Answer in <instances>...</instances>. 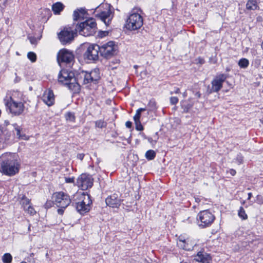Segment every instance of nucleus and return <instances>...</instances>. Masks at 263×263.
<instances>
[{
	"label": "nucleus",
	"mask_w": 263,
	"mask_h": 263,
	"mask_svg": "<svg viewBox=\"0 0 263 263\" xmlns=\"http://www.w3.org/2000/svg\"><path fill=\"white\" fill-rule=\"evenodd\" d=\"M21 203L23 206L24 209L26 210V207H27L28 205H30V200L26 197L24 196L21 201Z\"/></svg>",
	"instance_id": "nucleus-28"
},
{
	"label": "nucleus",
	"mask_w": 263,
	"mask_h": 263,
	"mask_svg": "<svg viewBox=\"0 0 263 263\" xmlns=\"http://www.w3.org/2000/svg\"><path fill=\"white\" fill-rule=\"evenodd\" d=\"M192 107V105L191 104H187L186 105H183L182 106V108L183 109L184 112H187L189 109Z\"/></svg>",
	"instance_id": "nucleus-39"
},
{
	"label": "nucleus",
	"mask_w": 263,
	"mask_h": 263,
	"mask_svg": "<svg viewBox=\"0 0 263 263\" xmlns=\"http://www.w3.org/2000/svg\"><path fill=\"white\" fill-rule=\"evenodd\" d=\"M237 159L240 163H241L242 161V158L241 156H240V157L238 156L237 158Z\"/></svg>",
	"instance_id": "nucleus-51"
},
{
	"label": "nucleus",
	"mask_w": 263,
	"mask_h": 263,
	"mask_svg": "<svg viewBox=\"0 0 263 263\" xmlns=\"http://www.w3.org/2000/svg\"><path fill=\"white\" fill-rule=\"evenodd\" d=\"M121 199L119 198L117 194L110 195L105 200L106 204L111 208H119L121 204Z\"/></svg>",
	"instance_id": "nucleus-16"
},
{
	"label": "nucleus",
	"mask_w": 263,
	"mask_h": 263,
	"mask_svg": "<svg viewBox=\"0 0 263 263\" xmlns=\"http://www.w3.org/2000/svg\"><path fill=\"white\" fill-rule=\"evenodd\" d=\"M256 200L258 204H263V197L261 195H257L256 197Z\"/></svg>",
	"instance_id": "nucleus-41"
},
{
	"label": "nucleus",
	"mask_w": 263,
	"mask_h": 263,
	"mask_svg": "<svg viewBox=\"0 0 263 263\" xmlns=\"http://www.w3.org/2000/svg\"><path fill=\"white\" fill-rule=\"evenodd\" d=\"M251 196H252V193H249L248 194V199H250L251 198Z\"/></svg>",
	"instance_id": "nucleus-52"
},
{
	"label": "nucleus",
	"mask_w": 263,
	"mask_h": 263,
	"mask_svg": "<svg viewBox=\"0 0 263 263\" xmlns=\"http://www.w3.org/2000/svg\"><path fill=\"white\" fill-rule=\"evenodd\" d=\"M137 67L138 66L137 65L134 66V67L136 68H137Z\"/></svg>",
	"instance_id": "nucleus-55"
},
{
	"label": "nucleus",
	"mask_w": 263,
	"mask_h": 263,
	"mask_svg": "<svg viewBox=\"0 0 263 263\" xmlns=\"http://www.w3.org/2000/svg\"><path fill=\"white\" fill-rule=\"evenodd\" d=\"M201 93L199 92H197L195 94V96H197V98H199L201 97Z\"/></svg>",
	"instance_id": "nucleus-50"
},
{
	"label": "nucleus",
	"mask_w": 263,
	"mask_h": 263,
	"mask_svg": "<svg viewBox=\"0 0 263 263\" xmlns=\"http://www.w3.org/2000/svg\"><path fill=\"white\" fill-rule=\"evenodd\" d=\"M135 121V125H136V130H138V131H141L143 129V126L142 125L140 121V120H134Z\"/></svg>",
	"instance_id": "nucleus-34"
},
{
	"label": "nucleus",
	"mask_w": 263,
	"mask_h": 263,
	"mask_svg": "<svg viewBox=\"0 0 263 263\" xmlns=\"http://www.w3.org/2000/svg\"><path fill=\"white\" fill-rule=\"evenodd\" d=\"M257 7L256 0H249L246 4V8L248 10H255Z\"/></svg>",
	"instance_id": "nucleus-23"
},
{
	"label": "nucleus",
	"mask_w": 263,
	"mask_h": 263,
	"mask_svg": "<svg viewBox=\"0 0 263 263\" xmlns=\"http://www.w3.org/2000/svg\"><path fill=\"white\" fill-rule=\"evenodd\" d=\"M65 118L66 120L71 122H74L76 119L74 114L71 112H68L65 115Z\"/></svg>",
	"instance_id": "nucleus-31"
},
{
	"label": "nucleus",
	"mask_w": 263,
	"mask_h": 263,
	"mask_svg": "<svg viewBox=\"0 0 263 263\" xmlns=\"http://www.w3.org/2000/svg\"><path fill=\"white\" fill-rule=\"evenodd\" d=\"M5 123H6V125H7V124H8V121H5Z\"/></svg>",
	"instance_id": "nucleus-54"
},
{
	"label": "nucleus",
	"mask_w": 263,
	"mask_h": 263,
	"mask_svg": "<svg viewBox=\"0 0 263 263\" xmlns=\"http://www.w3.org/2000/svg\"><path fill=\"white\" fill-rule=\"evenodd\" d=\"M238 64L240 68L245 69L249 66V62L248 59L242 58L239 61Z\"/></svg>",
	"instance_id": "nucleus-25"
},
{
	"label": "nucleus",
	"mask_w": 263,
	"mask_h": 263,
	"mask_svg": "<svg viewBox=\"0 0 263 263\" xmlns=\"http://www.w3.org/2000/svg\"><path fill=\"white\" fill-rule=\"evenodd\" d=\"M261 59L259 58H257L253 62V64L255 68H258L261 64Z\"/></svg>",
	"instance_id": "nucleus-35"
},
{
	"label": "nucleus",
	"mask_w": 263,
	"mask_h": 263,
	"mask_svg": "<svg viewBox=\"0 0 263 263\" xmlns=\"http://www.w3.org/2000/svg\"><path fill=\"white\" fill-rule=\"evenodd\" d=\"M126 27L131 30L139 29L143 25V20L142 16L137 13L131 14L127 21Z\"/></svg>",
	"instance_id": "nucleus-10"
},
{
	"label": "nucleus",
	"mask_w": 263,
	"mask_h": 263,
	"mask_svg": "<svg viewBox=\"0 0 263 263\" xmlns=\"http://www.w3.org/2000/svg\"><path fill=\"white\" fill-rule=\"evenodd\" d=\"M100 53V46L97 44L90 45L84 53L85 59L89 61H95L99 59V53Z\"/></svg>",
	"instance_id": "nucleus-13"
},
{
	"label": "nucleus",
	"mask_w": 263,
	"mask_h": 263,
	"mask_svg": "<svg viewBox=\"0 0 263 263\" xmlns=\"http://www.w3.org/2000/svg\"><path fill=\"white\" fill-rule=\"evenodd\" d=\"M74 177H72V178H67V177H65V182L66 183H73L74 182Z\"/></svg>",
	"instance_id": "nucleus-42"
},
{
	"label": "nucleus",
	"mask_w": 263,
	"mask_h": 263,
	"mask_svg": "<svg viewBox=\"0 0 263 263\" xmlns=\"http://www.w3.org/2000/svg\"><path fill=\"white\" fill-rule=\"evenodd\" d=\"M64 5L61 2H57L52 5V10L55 14H59L63 11Z\"/></svg>",
	"instance_id": "nucleus-20"
},
{
	"label": "nucleus",
	"mask_w": 263,
	"mask_h": 263,
	"mask_svg": "<svg viewBox=\"0 0 263 263\" xmlns=\"http://www.w3.org/2000/svg\"><path fill=\"white\" fill-rule=\"evenodd\" d=\"M238 216L243 220L247 219L248 216L242 206H241L238 211Z\"/></svg>",
	"instance_id": "nucleus-29"
},
{
	"label": "nucleus",
	"mask_w": 263,
	"mask_h": 263,
	"mask_svg": "<svg viewBox=\"0 0 263 263\" xmlns=\"http://www.w3.org/2000/svg\"><path fill=\"white\" fill-rule=\"evenodd\" d=\"M148 140L150 142H151V141H152V139L151 138H149L148 139Z\"/></svg>",
	"instance_id": "nucleus-53"
},
{
	"label": "nucleus",
	"mask_w": 263,
	"mask_h": 263,
	"mask_svg": "<svg viewBox=\"0 0 263 263\" xmlns=\"http://www.w3.org/2000/svg\"><path fill=\"white\" fill-rule=\"evenodd\" d=\"M115 43L112 41H109L103 44L100 48V54L106 59L112 57L115 52L114 48Z\"/></svg>",
	"instance_id": "nucleus-14"
},
{
	"label": "nucleus",
	"mask_w": 263,
	"mask_h": 263,
	"mask_svg": "<svg viewBox=\"0 0 263 263\" xmlns=\"http://www.w3.org/2000/svg\"><path fill=\"white\" fill-rule=\"evenodd\" d=\"M65 209V208H60L59 209H58L57 210L58 214L60 215H63Z\"/></svg>",
	"instance_id": "nucleus-43"
},
{
	"label": "nucleus",
	"mask_w": 263,
	"mask_h": 263,
	"mask_svg": "<svg viewBox=\"0 0 263 263\" xmlns=\"http://www.w3.org/2000/svg\"><path fill=\"white\" fill-rule=\"evenodd\" d=\"M14 127L15 131L16 132V136L18 137V138L23 139V138L21 135L20 127L16 124L14 125Z\"/></svg>",
	"instance_id": "nucleus-38"
},
{
	"label": "nucleus",
	"mask_w": 263,
	"mask_h": 263,
	"mask_svg": "<svg viewBox=\"0 0 263 263\" xmlns=\"http://www.w3.org/2000/svg\"><path fill=\"white\" fill-rule=\"evenodd\" d=\"M24 210L27 211L30 215H34L36 213L33 208L30 205L26 207V210Z\"/></svg>",
	"instance_id": "nucleus-36"
},
{
	"label": "nucleus",
	"mask_w": 263,
	"mask_h": 263,
	"mask_svg": "<svg viewBox=\"0 0 263 263\" xmlns=\"http://www.w3.org/2000/svg\"><path fill=\"white\" fill-rule=\"evenodd\" d=\"M58 82L66 86L73 93H78L80 90L79 79L75 77L74 73L71 71L62 69L58 75Z\"/></svg>",
	"instance_id": "nucleus-2"
},
{
	"label": "nucleus",
	"mask_w": 263,
	"mask_h": 263,
	"mask_svg": "<svg viewBox=\"0 0 263 263\" xmlns=\"http://www.w3.org/2000/svg\"><path fill=\"white\" fill-rule=\"evenodd\" d=\"M77 34L75 29L73 30L71 27H65L58 33V35L61 43L66 45L70 43Z\"/></svg>",
	"instance_id": "nucleus-9"
},
{
	"label": "nucleus",
	"mask_w": 263,
	"mask_h": 263,
	"mask_svg": "<svg viewBox=\"0 0 263 263\" xmlns=\"http://www.w3.org/2000/svg\"><path fill=\"white\" fill-rule=\"evenodd\" d=\"M52 202L58 207L66 208L70 203L69 196L63 192H55L52 196Z\"/></svg>",
	"instance_id": "nucleus-7"
},
{
	"label": "nucleus",
	"mask_w": 263,
	"mask_h": 263,
	"mask_svg": "<svg viewBox=\"0 0 263 263\" xmlns=\"http://www.w3.org/2000/svg\"><path fill=\"white\" fill-rule=\"evenodd\" d=\"M46 256H48V253H46Z\"/></svg>",
	"instance_id": "nucleus-59"
},
{
	"label": "nucleus",
	"mask_w": 263,
	"mask_h": 263,
	"mask_svg": "<svg viewBox=\"0 0 263 263\" xmlns=\"http://www.w3.org/2000/svg\"><path fill=\"white\" fill-rule=\"evenodd\" d=\"M96 16L103 22L106 25H108L114 16V14L110 9V6H109L106 11H103L97 14Z\"/></svg>",
	"instance_id": "nucleus-15"
},
{
	"label": "nucleus",
	"mask_w": 263,
	"mask_h": 263,
	"mask_svg": "<svg viewBox=\"0 0 263 263\" xmlns=\"http://www.w3.org/2000/svg\"><path fill=\"white\" fill-rule=\"evenodd\" d=\"M198 199H196V201L198 202Z\"/></svg>",
	"instance_id": "nucleus-58"
},
{
	"label": "nucleus",
	"mask_w": 263,
	"mask_h": 263,
	"mask_svg": "<svg viewBox=\"0 0 263 263\" xmlns=\"http://www.w3.org/2000/svg\"><path fill=\"white\" fill-rule=\"evenodd\" d=\"M227 78L226 74H220L217 76L212 81V87L208 90L209 93L218 92L222 87L223 83Z\"/></svg>",
	"instance_id": "nucleus-12"
},
{
	"label": "nucleus",
	"mask_w": 263,
	"mask_h": 263,
	"mask_svg": "<svg viewBox=\"0 0 263 263\" xmlns=\"http://www.w3.org/2000/svg\"><path fill=\"white\" fill-rule=\"evenodd\" d=\"M5 105L9 109L10 112L14 116H20L24 111V103L14 101L11 97L4 100Z\"/></svg>",
	"instance_id": "nucleus-5"
},
{
	"label": "nucleus",
	"mask_w": 263,
	"mask_h": 263,
	"mask_svg": "<svg viewBox=\"0 0 263 263\" xmlns=\"http://www.w3.org/2000/svg\"><path fill=\"white\" fill-rule=\"evenodd\" d=\"M93 181V178L91 176L86 174H82L77 178V185L82 190H86L92 186Z\"/></svg>",
	"instance_id": "nucleus-11"
},
{
	"label": "nucleus",
	"mask_w": 263,
	"mask_h": 263,
	"mask_svg": "<svg viewBox=\"0 0 263 263\" xmlns=\"http://www.w3.org/2000/svg\"><path fill=\"white\" fill-rule=\"evenodd\" d=\"M77 196L79 198V200L75 202L74 206L77 211L80 214L88 212L92 203L90 195L83 192L82 194H77Z\"/></svg>",
	"instance_id": "nucleus-4"
},
{
	"label": "nucleus",
	"mask_w": 263,
	"mask_h": 263,
	"mask_svg": "<svg viewBox=\"0 0 263 263\" xmlns=\"http://www.w3.org/2000/svg\"><path fill=\"white\" fill-rule=\"evenodd\" d=\"M42 100L48 106L52 105L54 101V96L52 90L49 89L46 91L43 96Z\"/></svg>",
	"instance_id": "nucleus-17"
},
{
	"label": "nucleus",
	"mask_w": 263,
	"mask_h": 263,
	"mask_svg": "<svg viewBox=\"0 0 263 263\" xmlns=\"http://www.w3.org/2000/svg\"><path fill=\"white\" fill-rule=\"evenodd\" d=\"M106 125L105 123L102 120H98L96 122V126L99 128H103Z\"/></svg>",
	"instance_id": "nucleus-37"
},
{
	"label": "nucleus",
	"mask_w": 263,
	"mask_h": 263,
	"mask_svg": "<svg viewBox=\"0 0 263 263\" xmlns=\"http://www.w3.org/2000/svg\"><path fill=\"white\" fill-rule=\"evenodd\" d=\"M84 155L83 154H79L77 155V158L81 160H82L84 158Z\"/></svg>",
	"instance_id": "nucleus-48"
},
{
	"label": "nucleus",
	"mask_w": 263,
	"mask_h": 263,
	"mask_svg": "<svg viewBox=\"0 0 263 263\" xmlns=\"http://www.w3.org/2000/svg\"><path fill=\"white\" fill-rule=\"evenodd\" d=\"M195 260L202 263H211V257L206 253L199 252L195 256Z\"/></svg>",
	"instance_id": "nucleus-18"
},
{
	"label": "nucleus",
	"mask_w": 263,
	"mask_h": 263,
	"mask_svg": "<svg viewBox=\"0 0 263 263\" xmlns=\"http://www.w3.org/2000/svg\"><path fill=\"white\" fill-rule=\"evenodd\" d=\"M156 153L153 150H148L145 153V157L147 159L152 160L155 158Z\"/></svg>",
	"instance_id": "nucleus-26"
},
{
	"label": "nucleus",
	"mask_w": 263,
	"mask_h": 263,
	"mask_svg": "<svg viewBox=\"0 0 263 263\" xmlns=\"http://www.w3.org/2000/svg\"><path fill=\"white\" fill-rule=\"evenodd\" d=\"M228 172H229L232 176H234L236 173V171L233 169H230Z\"/></svg>",
	"instance_id": "nucleus-45"
},
{
	"label": "nucleus",
	"mask_w": 263,
	"mask_h": 263,
	"mask_svg": "<svg viewBox=\"0 0 263 263\" xmlns=\"http://www.w3.org/2000/svg\"><path fill=\"white\" fill-rule=\"evenodd\" d=\"M188 242L189 241H186V240L179 238L177 241V244L180 248L187 251H190L193 249V246L189 245Z\"/></svg>",
	"instance_id": "nucleus-19"
},
{
	"label": "nucleus",
	"mask_w": 263,
	"mask_h": 263,
	"mask_svg": "<svg viewBox=\"0 0 263 263\" xmlns=\"http://www.w3.org/2000/svg\"><path fill=\"white\" fill-rule=\"evenodd\" d=\"M91 74V78L94 81V83H96L100 79V71L98 68H95L89 72Z\"/></svg>",
	"instance_id": "nucleus-22"
},
{
	"label": "nucleus",
	"mask_w": 263,
	"mask_h": 263,
	"mask_svg": "<svg viewBox=\"0 0 263 263\" xmlns=\"http://www.w3.org/2000/svg\"><path fill=\"white\" fill-rule=\"evenodd\" d=\"M178 102V99L176 97H172L170 98V103L172 105H175Z\"/></svg>",
	"instance_id": "nucleus-40"
},
{
	"label": "nucleus",
	"mask_w": 263,
	"mask_h": 263,
	"mask_svg": "<svg viewBox=\"0 0 263 263\" xmlns=\"http://www.w3.org/2000/svg\"><path fill=\"white\" fill-rule=\"evenodd\" d=\"M82 74L83 76V84H86L89 83H94L93 80L91 78V74L89 72H82Z\"/></svg>",
	"instance_id": "nucleus-24"
},
{
	"label": "nucleus",
	"mask_w": 263,
	"mask_h": 263,
	"mask_svg": "<svg viewBox=\"0 0 263 263\" xmlns=\"http://www.w3.org/2000/svg\"><path fill=\"white\" fill-rule=\"evenodd\" d=\"M214 220V215L209 210L201 211L198 213L197 217L198 226L201 228L210 226Z\"/></svg>",
	"instance_id": "nucleus-6"
},
{
	"label": "nucleus",
	"mask_w": 263,
	"mask_h": 263,
	"mask_svg": "<svg viewBox=\"0 0 263 263\" xmlns=\"http://www.w3.org/2000/svg\"><path fill=\"white\" fill-rule=\"evenodd\" d=\"M144 110H145V108H140L138 109L136 111V115L134 117V120H137V121L138 120H140L141 112L143 111H144Z\"/></svg>",
	"instance_id": "nucleus-32"
},
{
	"label": "nucleus",
	"mask_w": 263,
	"mask_h": 263,
	"mask_svg": "<svg viewBox=\"0 0 263 263\" xmlns=\"http://www.w3.org/2000/svg\"><path fill=\"white\" fill-rule=\"evenodd\" d=\"M97 29V24L92 18L87 20L85 22L77 25L75 30L77 32L83 36H88L95 34Z\"/></svg>",
	"instance_id": "nucleus-3"
},
{
	"label": "nucleus",
	"mask_w": 263,
	"mask_h": 263,
	"mask_svg": "<svg viewBox=\"0 0 263 263\" xmlns=\"http://www.w3.org/2000/svg\"><path fill=\"white\" fill-rule=\"evenodd\" d=\"M180 92V89L179 88H176L173 91L171 92V94L172 95L174 93H179Z\"/></svg>",
	"instance_id": "nucleus-47"
},
{
	"label": "nucleus",
	"mask_w": 263,
	"mask_h": 263,
	"mask_svg": "<svg viewBox=\"0 0 263 263\" xmlns=\"http://www.w3.org/2000/svg\"><path fill=\"white\" fill-rule=\"evenodd\" d=\"M21 263H27V262H25V261H22V262H21Z\"/></svg>",
	"instance_id": "nucleus-56"
},
{
	"label": "nucleus",
	"mask_w": 263,
	"mask_h": 263,
	"mask_svg": "<svg viewBox=\"0 0 263 263\" xmlns=\"http://www.w3.org/2000/svg\"><path fill=\"white\" fill-rule=\"evenodd\" d=\"M180 263H185V262H181Z\"/></svg>",
	"instance_id": "nucleus-60"
},
{
	"label": "nucleus",
	"mask_w": 263,
	"mask_h": 263,
	"mask_svg": "<svg viewBox=\"0 0 263 263\" xmlns=\"http://www.w3.org/2000/svg\"><path fill=\"white\" fill-rule=\"evenodd\" d=\"M30 42L32 44H35L36 43V39L34 37H30L29 38Z\"/></svg>",
	"instance_id": "nucleus-44"
},
{
	"label": "nucleus",
	"mask_w": 263,
	"mask_h": 263,
	"mask_svg": "<svg viewBox=\"0 0 263 263\" xmlns=\"http://www.w3.org/2000/svg\"><path fill=\"white\" fill-rule=\"evenodd\" d=\"M85 13L84 9L81 8L77 9L73 12V17L74 21H78L82 17H83Z\"/></svg>",
	"instance_id": "nucleus-21"
},
{
	"label": "nucleus",
	"mask_w": 263,
	"mask_h": 263,
	"mask_svg": "<svg viewBox=\"0 0 263 263\" xmlns=\"http://www.w3.org/2000/svg\"><path fill=\"white\" fill-rule=\"evenodd\" d=\"M125 125L127 128H131L132 126V123L130 121H127L125 123Z\"/></svg>",
	"instance_id": "nucleus-46"
},
{
	"label": "nucleus",
	"mask_w": 263,
	"mask_h": 263,
	"mask_svg": "<svg viewBox=\"0 0 263 263\" xmlns=\"http://www.w3.org/2000/svg\"><path fill=\"white\" fill-rule=\"evenodd\" d=\"M74 60L73 53L66 49L60 50L57 55V61L61 66L62 65H68L70 66L73 63Z\"/></svg>",
	"instance_id": "nucleus-8"
},
{
	"label": "nucleus",
	"mask_w": 263,
	"mask_h": 263,
	"mask_svg": "<svg viewBox=\"0 0 263 263\" xmlns=\"http://www.w3.org/2000/svg\"><path fill=\"white\" fill-rule=\"evenodd\" d=\"M12 257L10 253H5L2 257V260L4 263H11Z\"/></svg>",
	"instance_id": "nucleus-27"
},
{
	"label": "nucleus",
	"mask_w": 263,
	"mask_h": 263,
	"mask_svg": "<svg viewBox=\"0 0 263 263\" xmlns=\"http://www.w3.org/2000/svg\"><path fill=\"white\" fill-rule=\"evenodd\" d=\"M20 164L10 153L3 154L0 157V172L5 175L12 176L18 173Z\"/></svg>",
	"instance_id": "nucleus-1"
},
{
	"label": "nucleus",
	"mask_w": 263,
	"mask_h": 263,
	"mask_svg": "<svg viewBox=\"0 0 263 263\" xmlns=\"http://www.w3.org/2000/svg\"><path fill=\"white\" fill-rule=\"evenodd\" d=\"M51 204L52 202L51 201L47 202L45 204V206L46 208H49L51 206Z\"/></svg>",
	"instance_id": "nucleus-49"
},
{
	"label": "nucleus",
	"mask_w": 263,
	"mask_h": 263,
	"mask_svg": "<svg viewBox=\"0 0 263 263\" xmlns=\"http://www.w3.org/2000/svg\"><path fill=\"white\" fill-rule=\"evenodd\" d=\"M27 57L32 62H34L36 60V54L33 52H29L27 54Z\"/></svg>",
	"instance_id": "nucleus-33"
},
{
	"label": "nucleus",
	"mask_w": 263,
	"mask_h": 263,
	"mask_svg": "<svg viewBox=\"0 0 263 263\" xmlns=\"http://www.w3.org/2000/svg\"><path fill=\"white\" fill-rule=\"evenodd\" d=\"M147 106L149 110L152 111L155 110L157 108L156 102L154 99H152L149 101Z\"/></svg>",
	"instance_id": "nucleus-30"
},
{
	"label": "nucleus",
	"mask_w": 263,
	"mask_h": 263,
	"mask_svg": "<svg viewBox=\"0 0 263 263\" xmlns=\"http://www.w3.org/2000/svg\"><path fill=\"white\" fill-rule=\"evenodd\" d=\"M198 199H196V201L198 202Z\"/></svg>",
	"instance_id": "nucleus-57"
}]
</instances>
